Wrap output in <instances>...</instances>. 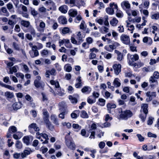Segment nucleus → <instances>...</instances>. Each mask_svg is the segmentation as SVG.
<instances>
[{"mask_svg": "<svg viewBox=\"0 0 159 159\" xmlns=\"http://www.w3.org/2000/svg\"><path fill=\"white\" fill-rule=\"evenodd\" d=\"M119 112H120L119 117L118 118L119 120H127L128 118L132 116V112L129 110L122 111V109H119Z\"/></svg>", "mask_w": 159, "mask_h": 159, "instance_id": "nucleus-1", "label": "nucleus"}, {"mask_svg": "<svg viewBox=\"0 0 159 159\" xmlns=\"http://www.w3.org/2000/svg\"><path fill=\"white\" fill-rule=\"evenodd\" d=\"M141 107V114L139 117L143 122H144L145 120L147 115L148 112V105L147 104H142Z\"/></svg>", "mask_w": 159, "mask_h": 159, "instance_id": "nucleus-2", "label": "nucleus"}, {"mask_svg": "<svg viewBox=\"0 0 159 159\" xmlns=\"http://www.w3.org/2000/svg\"><path fill=\"white\" fill-rule=\"evenodd\" d=\"M44 122L46 125V127L49 130L53 131L54 126L51 123L49 119V117L43 118Z\"/></svg>", "mask_w": 159, "mask_h": 159, "instance_id": "nucleus-3", "label": "nucleus"}, {"mask_svg": "<svg viewBox=\"0 0 159 159\" xmlns=\"http://www.w3.org/2000/svg\"><path fill=\"white\" fill-rule=\"evenodd\" d=\"M29 131L31 133H34L33 130L35 131L38 132L40 130L39 128L36 123H32L28 127Z\"/></svg>", "mask_w": 159, "mask_h": 159, "instance_id": "nucleus-4", "label": "nucleus"}, {"mask_svg": "<svg viewBox=\"0 0 159 159\" xmlns=\"http://www.w3.org/2000/svg\"><path fill=\"white\" fill-rule=\"evenodd\" d=\"M120 39L124 44L128 45L130 43V38L129 36L126 34H122L120 37Z\"/></svg>", "mask_w": 159, "mask_h": 159, "instance_id": "nucleus-5", "label": "nucleus"}, {"mask_svg": "<svg viewBox=\"0 0 159 159\" xmlns=\"http://www.w3.org/2000/svg\"><path fill=\"white\" fill-rule=\"evenodd\" d=\"M79 95L77 94H74L73 96L70 95L69 97V99L71 102L74 104L77 103L78 99H79Z\"/></svg>", "mask_w": 159, "mask_h": 159, "instance_id": "nucleus-6", "label": "nucleus"}, {"mask_svg": "<svg viewBox=\"0 0 159 159\" xmlns=\"http://www.w3.org/2000/svg\"><path fill=\"white\" fill-rule=\"evenodd\" d=\"M46 4L51 10H55L56 7L55 3L51 0H48L45 2Z\"/></svg>", "mask_w": 159, "mask_h": 159, "instance_id": "nucleus-7", "label": "nucleus"}, {"mask_svg": "<svg viewBox=\"0 0 159 159\" xmlns=\"http://www.w3.org/2000/svg\"><path fill=\"white\" fill-rule=\"evenodd\" d=\"M17 131V128L14 126H11L8 129V132L7 133V136L9 138L11 136V133H14Z\"/></svg>", "mask_w": 159, "mask_h": 159, "instance_id": "nucleus-8", "label": "nucleus"}, {"mask_svg": "<svg viewBox=\"0 0 159 159\" xmlns=\"http://www.w3.org/2000/svg\"><path fill=\"white\" fill-rule=\"evenodd\" d=\"M121 6L123 9L125 10L129 9L130 8V5L127 1H124L121 3Z\"/></svg>", "mask_w": 159, "mask_h": 159, "instance_id": "nucleus-9", "label": "nucleus"}, {"mask_svg": "<svg viewBox=\"0 0 159 159\" xmlns=\"http://www.w3.org/2000/svg\"><path fill=\"white\" fill-rule=\"evenodd\" d=\"M113 68L116 75H118L121 71V65L120 64H115L113 66Z\"/></svg>", "mask_w": 159, "mask_h": 159, "instance_id": "nucleus-10", "label": "nucleus"}, {"mask_svg": "<svg viewBox=\"0 0 159 159\" xmlns=\"http://www.w3.org/2000/svg\"><path fill=\"white\" fill-rule=\"evenodd\" d=\"M41 79L40 76H36V79L34 81V86L37 88H39L42 85V83L40 81Z\"/></svg>", "mask_w": 159, "mask_h": 159, "instance_id": "nucleus-11", "label": "nucleus"}, {"mask_svg": "<svg viewBox=\"0 0 159 159\" xmlns=\"http://www.w3.org/2000/svg\"><path fill=\"white\" fill-rule=\"evenodd\" d=\"M50 118L51 120L56 125L58 126L59 125V123L56 115L52 114L51 115Z\"/></svg>", "mask_w": 159, "mask_h": 159, "instance_id": "nucleus-12", "label": "nucleus"}, {"mask_svg": "<svg viewBox=\"0 0 159 159\" xmlns=\"http://www.w3.org/2000/svg\"><path fill=\"white\" fill-rule=\"evenodd\" d=\"M58 21L59 23L64 25L67 23V20L64 16H61L58 18Z\"/></svg>", "mask_w": 159, "mask_h": 159, "instance_id": "nucleus-13", "label": "nucleus"}, {"mask_svg": "<svg viewBox=\"0 0 159 159\" xmlns=\"http://www.w3.org/2000/svg\"><path fill=\"white\" fill-rule=\"evenodd\" d=\"M65 3L67 4H73L74 6H76L80 8V4H78V2L75 3V0H64Z\"/></svg>", "mask_w": 159, "mask_h": 159, "instance_id": "nucleus-14", "label": "nucleus"}, {"mask_svg": "<svg viewBox=\"0 0 159 159\" xmlns=\"http://www.w3.org/2000/svg\"><path fill=\"white\" fill-rule=\"evenodd\" d=\"M39 21V27L38 28V30L39 31L43 32L45 27V24L42 20H40Z\"/></svg>", "mask_w": 159, "mask_h": 159, "instance_id": "nucleus-15", "label": "nucleus"}, {"mask_svg": "<svg viewBox=\"0 0 159 159\" xmlns=\"http://www.w3.org/2000/svg\"><path fill=\"white\" fill-rule=\"evenodd\" d=\"M32 152V151L30 148H27L25 149L23 152L21 154V157L22 158L25 157L27 156L30 154Z\"/></svg>", "mask_w": 159, "mask_h": 159, "instance_id": "nucleus-16", "label": "nucleus"}, {"mask_svg": "<svg viewBox=\"0 0 159 159\" xmlns=\"http://www.w3.org/2000/svg\"><path fill=\"white\" fill-rule=\"evenodd\" d=\"M130 56V61L132 62H134L138 60L139 59V56L138 55L136 54H134V55H131L128 54L127 55L128 57Z\"/></svg>", "mask_w": 159, "mask_h": 159, "instance_id": "nucleus-17", "label": "nucleus"}, {"mask_svg": "<svg viewBox=\"0 0 159 159\" xmlns=\"http://www.w3.org/2000/svg\"><path fill=\"white\" fill-rule=\"evenodd\" d=\"M68 10V7L66 5H63L60 7L59 8V10L63 13H66Z\"/></svg>", "mask_w": 159, "mask_h": 159, "instance_id": "nucleus-18", "label": "nucleus"}, {"mask_svg": "<svg viewBox=\"0 0 159 159\" xmlns=\"http://www.w3.org/2000/svg\"><path fill=\"white\" fill-rule=\"evenodd\" d=\"M20 24L23 26L28 28L31 25L29 21L22 20L20 21Z\"/></svg>", "mask_w": 159, "mask_h": 159, "instance_id": "nucleus-19", "label": "nucleus"}, {"mask_svg": "<svg viewBox=\"0 0 159 159\" xmlns=\"http://www.w3.org/2000/svg\"><path fill=\"white\" fill-rule=\"evenodd\" d=\"M66 144L68 148L72 150L74 149L75 145L74 142L71 141H67L66 142Z\"/></svg>", "mask_w": 159, "mask_h": 159, "instance_id": "nucleus-20", "label": "nucleus"}, {"mask_svg": "<svg viewBox=\"0 0 159 159\" xmlns=\"http://www.w3.org/2000/svg\"><path fill=\"white\" fill-rule=\"evenodd\" d=\"M21 102H16L13 104L12 107L14 110H17L21 107Z\"/></svg>", "mask_w": 159, "mask_h": 159, "instance_id": "nucleus-21", "label": "nucleus"}, {"mask_svg": "<svg viewBox=\"0 0 159 159\" xmlns=\"http://www.w3.org/2000/svg\"><path fill=\"white\" fill-rule=\"evenodd\" d=\"M115 52L117 55V59L119 61H121L123 59V54L119 51L117 50H115Z\"/></svg>", "mask_w": 159, "mask_h": 159, "instance_id": "nucleus-22", "label": "nucleus"}, {"mask_svg": "<svg viewBox=\"0 0 159 159\" xmlns=\"http://www.w3.org/2000/svg\"><path fill=\"white\" fill-rule=\"evenodd\" d=\"M40 136L42 137L43 139H44L45 140L44 142H43V143L44 144H47L48 143V140H49V139L48 138V136L47 134H42L41 133Z\"/></svg>", "mask_w": 159, "mask_h": 159, "instance_id": "nucleus-23", "label": "nucleus"}, {"mask_svg": "<svg viewBox=\"0 0 159 159\" xmlns=\"http://www.w3.org/2000/svg\"><path fill=\"white\" fill-rule=\"evenodd\" d=\"M107 110L109 113H111V109L112 108H115L116 107V105L113 103H109L107 104Z\"/></svg>", "mask_w": 159, "mask_h": 159, "instance_id": "nucleus-24", "label": "nucleus"}, {"mask_svg": "<svg viewBox=\"0 0 159 159\" xmlns=\"http://www.w3.org/2000/svg\"><path fill=\"white\" fill-rule=\"evenodd\" d=\"M91 91V88L88 86H85L84 87L81 89V91L82 93H90Z\"/></svg>", "mask_w": 159, "mask_h": 159, "instance_id": "nucleus-25", "label": "nucleus"}, {"mask_svg": "<svg viewBox=\"0 0 159 159\" xmlns=\"http://www.w3.org/2000/svg\"><path fill=\"white\" fill-rule=\"evenodd\" d=\"M68 13L70 16L74 17L77 15V12L75 10L71 9L69 11Z\"/></svg>", "mask_w": 159, "mask_h": 159, "instance_id": "nucleus-26", "label": "nucleus"}, {"mask_svg": "<svg viewBox=\"0 0 159 159\" xmlns=\"http://www.w3.org/2000/svg\"><path fill=\"white\" fill-rule=\"evenodd\" d=\"M113 84L116 87H118L120 86L121 83L120 80L118 78H115L113 82Z\"/></svg>", "mask_w": 159, "mask_h": 159, "instance_id": "nucleus-27", "label": "nucleus"}, {"mask_svg": "<svg viewBox=\"0 0 159 159\" xmlns=\"http://www.w3.org/2000/svg\"><path fill=\"white\" fill-rule=\"evenodd\" d=\"M146 95L147 97H150L152 99L153 98L155 97L156 96V93L155 92H151L148 91L146 93Z\"/></svg>", "mask_w": 159, "mask_h": 159, "instance_id": "nucleus-28", "label": "nucleus"}, {"mask_svg": "<svg viewBox=\"0 0 159 159\" xmlns=\"http://www.w3.org/2000/svg\"><path fill=\"white\" fill-rule=\"evenodd\" d=\"M108 27L103 26L100 27L99 29V31L102 33H107L108 32Z\"/></svg>", "mask_w": 159, "mask_h": 159, "instance_id": "nucleus-29", "label": "nucleus"}, {"mask_svg": "<svg viewBox=\"0 0 159 159\" xmlns=\"http://www.w3.org/2000/svg\"><path fill=\"white\" fill-rule=\"evenodd\" d=\"M29 53L32 58L37 57L39 55V52L38 50H35V51H30Z\"/></svg>", "mask_w": 159, "mask_h": 159, "instance_id": "nucleus-30", "label": "nucleus"}, {"mask_svg": "<svg viewBox=\"0 0 159 159\" xmlns=\"http://www.w3.org/2000/svg\"><path fill=\"white\" fill-rule=\"evenodd\" d=\"M105 49L109 52H112L114 49L113 46L112 45H109L106 46L104 47Z\"/></svg>", "mask_w": 159, "mask_h": 159, "instance_id": "nucleus-31", "label": "nucleus"}, {"mask_svg": "<svg viewBox=\"0 0 159 159\" xmlns=\"http://www.w3.org/2000/svg\"><path fill=\"white\" fill-rule=\"evenodd\" d=\"M65 70L68 72H70L72 70V67L69 64L65 65L64 66Z\"/></svg>", "mask_w": 159, "mask_h": 159, "instance_id": "nucleus-32", "label": "nucleus"}, {"mask_svg": "<svg viewBox=\"0 0 159 159\" xmlns=\"http://www.w3.org/2000/svg\"><path fill=\"white\" fill-rule=\"evenodd\" d=\"M18 66H15L9 68L10 71L9 74H12L13 72L16 73L17 71V68Z\"/></svg>", "mask_w": 159, "mask_h": 159, "instance_id": "nucleus-33", "label": "nucleus"}, {"mask_svg": "<svg viewBox=\"0 0 159 159\" xmlns=\"http://www.w3.org/2000/svg\"><path fill=\"white\" fill-rule=\"evenodd\" d=\"M28 32H30L33 35H34L35 34V30L33 26L31 25L28 28Z\"/></svg>", "mask_w": 159, "mask_h": 159, "instance_id": "nucleus-34", "label": "nucleus"}, {"mask_svg": "<svg viewBox=\"0 0 159 159\" xmlns=\"http://www.w3.org/2000/svg\"><path fill=\"white\" fill-rule=\"evenodd\" d=\"M5 95L7 98H12L14 96L13 93L8 91L5 92Z\"/></svg>", "mask_w": 159, "mask_h": 159, "instance_id": "nucleus-35", "label": "nucleus"}, {"mask_svg": "<svg viewBox=\"0 0 159 159\" xmlns=\"http://www.w3.org/2000/svg\"><path fill=\"white\" fill-rule=\"evenodd\" d=\"M77 39L79 41V42L80 43H82L83 40V37L82 35L81 32H79L77 34Z\"/></svg>", "mask_w": 159, "mask_h": 159, "instance_id": "nucleus-36", "label": "nucleus"}, {"mask_svg": "<svg viewBox=\"0 0 159 159\" xmlns=\"http://www.w3.org/2000/svg\"><path fill=\"white\" fill-rule=\"evenodd\" d=\"M79 114V111L76 110L74 111L71 114V116L73 118H76L78 116Z\"/></svg>", "mask_w": 159, "mask_h": 159, "instance_id": "nucleus-37", "label": "nucleus"}, {"mask_svg": "<svg viewBox=\"0 0 159 159\" xmlns=\"http://www.w3.org/2000/svg\"><path fill=\"white\" fill-rule=\"evenodd\" d=\"M118 21L115 18H113L110 21V24L112 26H116L117 24Z\"/></svg>", "mask_w": 159, "mask_h": 159, "instance_id": "nucleus-38", "label": "nucleus"}, {"mask_svg": "<svg viewBox=\"0 0 159 159\" xmlns=\"http://www.w3.org/2000/svg\"><path fill=\"white\" fill-rule=\"evenodd\" d=\"M30 11L31 14L34 17H35L38 15V12L34 8L31 7L30 9Z\"/></svg>", "mask_w": 159, "mask_h": 159, "instance_id": "nucleus-39", "label": "nucleus"}, {"mask_svg": "<svg viewBox=\"0 0 159 159\" xmlns=\"http://www.w3.org/2000/svg\"><path fill=\"white\" fill-rule=\"evenodd\" d=\"M106 12L109 14L112 15L114 13V11L113 8H111L108 7L106 8Z\"/></svg>", "mask_w": 159, "mask_h": 159, "instance_id": "nucleus-40", "label": "nucleus"}, {"mask_svg": "<svg viewBox=\"0 0 159 159\" xmlns=\"http://www.w3.org/2000/svg\"><path fill=\"white\" fill-rule=\"evenodd\" d=\"M69 28L67 27H64L61 30V33L64 34L69 33L70 32Z\"/></svg>", "mask_w": 159, "mask_h": 159, "instance_id": "nucleus-41", "label": "nucleus"}, {"mask_svg": "<svg viewBox=\"0 0 159 159\" xmlns=\"http://www.w3.org/2000/svg\"><path fill=\"white\" fill-rule=\"evenodd\" d=\"M143 42L146 43L148 42V41H149V44H151L152 43V40L151 38H148V37H145L143 39Z\"/></svg>", "mask_w": 159, "mask_h": 159, "instance_id": "nucleus-42", "label": "nucleus"}, {"mask_svg": "<svg viewBox=\"0 0 159 159\" xmlns=\"http://www.w3.org/2000/svg\"><path fill=\"white\" fill-rule=\"evenodd\" d=\"M24 143L27 145H28L30 143V138L29 136H25L23 139Z\"/></svg>", "mask_w": 159, "mask_h": 159, "instance_id": "nucleus-43", "label": "nucleus"}, {"mask_svg": "<svg viewBox=\"0 0 159 159\" xmlns=\"http://www.w3.org/2000/svg\"><path fill=\"white\" fill-rule=\"evenodd\" d=\"M99 102L98 103V105L101 106H103L105 105V100L102 98H100L98 100Z\"/></svg>", "mask_w": 159, "mask_h": 159, "instance_id": "nucleus-44", "label": "nucleus"}, {"mask_svg": "<svg viewBox=\"0 0 159 159\" xmlns=\"http://www.w3.org/2000/svg\"><path fill=\"white\" fill-rule=\"evenodd\" d=\"M42 111L43 114V118H45V117L47 118L49 117V114L48 112L46 109H43Z\"/></svg>", "mask_w": 159, "mask_h": 159, "instance_id": "nucleus-45", "label": "nucleus"}, {"mask_svg": "<svg viewBox=\"0 0 159 159\" xmlns=\"http://www.w3.org/2000/svg\"><path fill=\"white\" fill-rule=\"evenodd\" d=\"M80 116L82 117L83 118H87L88 117V116L87 113L84 110L82 111L81 113Z\"/></svg>", "mask_w": 159, "mask_h": 159, "instance_id": "nucleus-46", "label": "nucleus"}, {"mask_svg": "<svg viewBox=\"0 0 159 159\" xmlns=\"http://www.w3.org/2000/svg\"><path fill=\"white\" fill-rule=\"evenodd\" d=\"M142 70L144 72L146 73H148L152 71L151 69V67L150 66H148L146 67H143V68Z\"/></svg>", "mask_w": 159, "mask_h": 159, "instance_id": "nucleus-47", "label": "nucleus"}, {"mask_svg": "<svg viewBox=\"0 0 159 159\" xmlns=\"http://www.w3.org/2000/svg\"><path fill=\"white\" fill-rule=\"evenodd\" d=\"M1 11L5 13L4 15L7 16H9V13L7 11L6 8L5 7H2L1 8Z\"/></svg>", "mask_w": 159, "mask_h": 159, "instance_id": "nucleus-48", "label": "nucleus"}, {"mask_svg": "<svg viewBox=\"0 0 159 159\" xmlns=\"http://www.w3.org/2000/svg\"><path fill=\"white\" fill-rule=\"evenodd\" d=\"M15 145L16 147L18 149H21L22 148V143L19 141H17Z\"/></svg>", "mask_w": 159, "mask_h": 159, "instance_id": "nucleus-49", "label": "nucleus"}, {"mask_svg": "<svg viewBox=\"0 0 159 159\" xmlns=\"http://www.w3.org/2000/svg\"><path fill=\"white\" fill-rule=\"evenodd\" d=\"M65 46L67 48H70L72 47V45L70 42V40L68 39H67L65 43Z\"/></svg>", "mask_w": 159, "mask_h": 159, "instance_id": "nucleus-50", "label": "nucleus"}, {"mask_svg": "<svg viewBox=\"0 0 159 159\" xmlns=\"http://www.w3.org/2000/svg\"><path fill=\"white\" fill-rule=\"evenodd\" d=\"M151 18L152 19L155 20L159 19V12L152 14L151 16Z\"/></svg>", "mask_w": 159, "mask_h": 159, "instance_id": "nucleus-51", "label": "nucleus"}, {"mask_svg": "<svg viewBox=\"0 0 159 159\" xmlns=\"http://www.w3.org/2000/svg\"><path fill=\"white\" fill-rule=\"evenodd\" d=\"M58 26V25L57 23L55 22L54 20H53V25L52 26V28L54 30H56L57 29Z\"/></svg>", "mask_w": 159, "mask_h": 159, "instance_id": "nucleus-52", "label": "nucleus"}, {"mask_svg": "<svg viewBox=\"0 0 159 159\" xmlns=\"http://www.w3.org/2000/svg\"><path fill=\"white\" fill-rule=\"evenodd\" d=\"M72 127L74 129H78V131L80 130L81 128V127L80 126L77 124H73Z\"/></svg>", "mask_w": 159, "mask_h": 159, "instance_id": "nucleus-53", "label": "nucleus"}, {"mask_svg": "<svg viewBox=\"0 0 159 159\" xmlns=\"http://www.w3.org/2000/svg\"><path fill=\"white\" fill-rule=\"evenodd\" d=\"M12 46L14 47V49L17 50H19L20 49V46L19 44L16 42H13Z\"/></svg>", "mask_w": 159, "mask_h": 159, "instance_id": "nucleus-54", "label": "nucleus"}, {"mask_svg": "<svg viewBox=\"0 0 159 159\" xmlns=\"http://www.w3.org/2000/svg\"><path fill=\"white\" fill-rule=\"evenodd\" d=\"M3 86L5 87V88H7L10 90H14L15 89L14 88L11 86V85H7L5 84H4L3 85Z\"/></svg>", "mask_w": 159, "mask_h": 159, "instance_id": "nucleus-55", "label": "nucleus"}, {"mask_svg": "<svg viewBox=\"0 0 159 159\" xmlns=\"http://www.w3.org/2000/svg\"><path fill=\"white\" fill-rule=\"evenodd\" d=\"M110 7L114 9H116L117 10V11L118 10V7L117 4H115L114 3H110Z\"/></svg>", "mask_w": 159, "mask_h": 159, "instance_id": "nucleus-56", "label": "nucleus"}, {"mask_svg": "<svg viewBox=\"0 0 159 159\" xmlns=\"http://www.w3.org/2000/svg\"><path fill=\"white\" fill-rule=\"evenodd\" d=\"M62 124L64 126H66V127L68 129L70 128L71 127V124L69 122L66 123V122H64L62 123Z\"/></svg>", "mask_w": 159, "mask_h": 159, "instance_id": "nucleus-57", "label": "nucleus"}, {"mask_svg": "<svg viewBox=\"0 0 159 159\" xmlns=\"http://www.w3.org/2000/svg\"><path fill=\"white\" fill-rule=\"evenodd\" d=\"M67 39H63L62 40H59V46L61 47L64 44H65Z\"/></svg>", "mask_w": 159, "mask_h": 159, "instance_id": "nucleus-58", "label": "nucleus"}, {"mask_svg": "<svg viewBox=\"0 0 159 159\" xmlns=\"http://www.w3.org/2000/svg\"><path fill=\"white\" fill-rule=\"evenodd\" d=\"M48 52L47 50L44 49L41 52V54L42 56H46L48 54Z\"/></svg>", "mask_w": 159, "mask_h": 159, "instance_id": "nucleus-59", "label": "nucleus"}, {"mask_svg": "<svg viewBox=\"0 0 159 159\" xmlns=\"http://www.w3.org/2000/svg\"><path fill=\"white\" fill-rule=\"evenodd\" d=\"M25 98L27 100L29 101L30 102L33 101V98L28 94H27L25 96Z\"/></svg>", "mask_w": 159, "mask_h": 159, "instance_id": "nucleus-60", "label": "nucleus"}, {"mask_svg": "<svg viewBox=\"0 0 159 159\" xmlns=\"http://www.w3.org/2000/svg\"><path fill=\"white\" fill-rule=\"evenodd\" d=\"M137 136L140 142L143 141L144 140V138L143 137L141 134H138L137 135Z\"/></svg>", "mask_w": 159, "mask_h": 159, "instance_id": "nucleus-61", "label": "nucleus"}, {"mask_svg": "<svg viewBox=\"0 0 159 159\" xmlns=\"http://www.w3.org/2000/svg\"><path fill=\"white\" fill-rule=\"evenodd\" d=\"M16 75L17 77H20L21 79H24V74L21 73H18L16 74Z\"/></svg>", "mask_w": 159, "mask_h": 159, "instance_id": "nucleus-62", "label": "nucleus"}, {"mask_svg": "<svg viewBox=\"0 0 159 159\" xmlns=\"http://www.w3.org/2000/svg\"><path fill=\"white\" fill-rule=\"evenodd\" d=\"M123 14L122 12L120 11L116 12V16L119 18L122 17L123 16Z\"/></svg>", "mask_w": 159, "mask_h": 159, "instance_id": "nucleus-63", "label": "nucleus"}, {"mask_svg": "<svg viewBox=\"0 0 159 159\" xmlns=\"http://www.w3.org/2000/svg\"><path fill=\"white\" fill-rule=\"evenodd\" d=\"M86 41L89 44H90L92 43L93 39L91 37H89L86 38Z\"/></svg>", "mask_w": 159, "mask_h": 159, "instance_id": "nucleus-64", "label": "nucleus"}]
</instances>
